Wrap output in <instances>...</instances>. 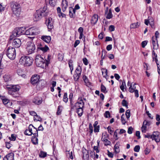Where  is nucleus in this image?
<instances>
[{
	"label": "nucleus",
	"instance_id": "34",
	"mask_svg": "<svg viewBox=\"0 0 160 160\" xmlns=\"http://www.w3.org/2000/svg\"><path fill=\"white\" fill-rule=\"evenodd\" d=\"M101 70H102V74L103 75V73H104V72H105V75L103 76V77L106 78V77L107 76V73H108L107 69L105 68H102Z\"/></svg>",
	"mask_w": 160,
	"mask_h": 160
},
{
	"label": "nucleus",
	"instance_id": "40",
	"mask_svg": "<svg viewBox=\"0 0 160 160\" xmlns=\"http://www.w3.org/2000/svg\"><path fill=\"white\" fill-rule=\"evenodd\" d=\"M68 98H67V93H65L63 97V101L65 103H67L68 101Z\"/></svg>",
	"mask_w": 160,
	"mask_h": 160
},
{
	"label": "nucleus",
	"instance_id": "46",
	"mask_svg": "<svg viewBox=\"0 0 160 160\" xmlns=\"http://www.w3.org/2000/svg\"><path fill=\"white\" fill-rule=\"evenodd\" d=\"M124 115L123 114L121 117V121L123 125H125L126 123V122L124 118Z\"/></svg>",
	"mask_w": 160,
	"mask_h": 160
},
{
	"label": "nucleus",
	"instance_id": "20",
	"mask_svg": "<svg viewBox=\"0 0 160 160\" xmlns=\"http://www.w3.org/2000/svg\"><path fill=\"white\" fill-rule=\"evenodd\" d=\"M98 16L97 14H94L92 17L91 20V23L94 25L97 22L98 20Z\"/></svg>",
	"mask_w": 160,
	"mask_h": 160
},
{
	"label": "nucleus",
	"instance_id": "21",
	"mask_svg": "<svg viewBox=\"0 0 160 160\" xmlns=\"http://www.w3.org/2000/svg\"><path fill=\"white\" fill-rule=\"evenodd\" d=\"M41 39L47 43H49L51 40V37L49 36H42Z\"/></svg>",
	"mask_w": 160,
	"mask_h": 160
},
{
	"label": "nucleus",
	"instance_id": "7",
	"mask_svg": "<svg viewBox=\"0 0 160 160\" xmlns=\"http://www.w3.org/2000/svg\"><path fill=\"white\" fill-rule=\"evenodd\" d=\"M25 29L26 28L23 27L16 28L13 31L14 33L13 35H16L17 37H18L22 34H24Z\"/></svg>",
	"mask_w": 160,
	"mask_h": 160
},
{
	"label": "nucleus",
	"instance_id": "52",
	"mask_svg": "<svg viewBox=\"0 0 160 160\" xmlns=\"http://www.w3.org/2000/svg\"><path fill=\"white\" fill-rule=\"evenodd\" d=\"M24 134L26 135L31 136L32 134L33 135L34 133H31L28 129H26L24 132Z\"/></svg>",
	"mask_w": 160,
	"mask_h": 160
},
{
	"label": "nucleus",
	"instance_id": "43",
	"mask_svg": "<svg viewBox=\"0 0 160 160\" xmlns=\"http://www.w3.org/2000/svg\"><path fill=\"white\" fill-rule=\"evenodd\" d=\"M89 128L90 130L89 132H90V135H91L93 132V127L91 123H89Z\"/></svg>",
	"mask_w": 160,
	"mask_h": 160
},
{
	"label": "nucleus",
	"instance_id": "17",
	"mask_svg": "<svg viewBox=\"0 0 160 160\" xmlns=\"http://www.w3.org/2000/svg\"><path fill=\"white\" fill-rule=\"evenodd\" d=\"M83 105L82 106H79V107H76L74 108L77 109V112L79 117H81L83 113Z\"/></svg>",
	"mask_w": 160,
	"mask_h": 160
},
{
	"label": "nucleus",
	"instance_id": "16",
	"mask_svg": "<svg viewBox=\"0 0 160 160\" xmlns=\"http://www.w3.org/2000/svg\"><path fill=\"white\" fill-rule=\"evenodd\" d=\"M14 153H9L6 155L3 158V160H14Z\"/></svg>",
	"mask_w": 160,
	"mask_h": 160
},
{
	"label": "nucleus",
	"instance_id": "37",
	"mask_svg": "<svg viewBox=\"0 0 160 160\" xmlns=\"http://www.w3.org/2000/svg\"><path fill=\"white\" fill-rule=\"evenodd\" d=\"M69 66L70 67L71 72L72 73L73 70V67L72 64V60H70L68 62Z\"/></svg>",
	"mask_w": 160,
	"mask_h": 160
},
{
	"label": "nucleus",
	"instance_id": "64",
	"mask_svg": "<svg viewBox=\"0 0 160 160\" xmlns=\"http://www.w3.org/2000/svg\"><path fill=\"white\" fill-rule=\"evenodd\" d=\"M133 130V128L132 127H130L128 128V132L129 134H131L132 133V131Z\"/></svg>",
	"mask_w": 160,
	"mask_h": 160
},
{
	"label": "nucleus",
	"instance_id": "62",
	"mask_svg": "<svg viewBox=\"0 0 160 160\" xmlns=\"http://www.w3.org/2000/svg\"><path fill=\"white\" fill-rule=\"evenodd\" d=\"M148 43L147 41H144L142 42L141 44L142 48H144L146 45Z\"/></svg>",
	"mask_w": 160,
	"mask_h": 160
},
{
	"label": "nucleus",
	"instance_id": "35",
	"mask_svg": "<svg viewBox=\"0 0 160 160\" xmlns=\"http://www.w3.org/2000/svg\"><path fill=\"white\" fill-rule=\"evenodd\" d=\"M101 91L103 93H106L107 92L105 87L102 84L101 85Z\"/></svg>",
	"mask_w": 160,
	"mask_h": 160
},
{
	"label": "nucleus",
	"instance_id": "54",
	"mask_svg": "<svg viewBox=\"0 0 160 160\" xmlns=\"http://www.w3.org/2000/svg\"><path fill=\"white\" fill-rule=\"evenodd\" d=\"M13 34H14V33H13V31L12 32V34L10 36V38H9V42H12V40L13 41V39L15 37H17V36H16V35L14 36Z\"/></svg>",
	"mask_w": 160,
	"mask_h": 160
},
{
	"label": "nucleus",
	"instance_id": "45",
	"mask_svg": "<svg viewBox=\"0 0 160 160\" xmlns=\"http://www.w3.org/2000/svg\"><path fill=\"white\" fill-rule=\"evenodd\" d=\"M119 145H115L114 146V149L115 150V152L116 153H117L119 152L120 150L119 149Z\"/></svg>",
	"mask_w": 160,
	"mask_h": 160
},
{
	"label": "nucleus",
	"instance_id": "36",
	"mask_svg": "<svg viewBox=\"0 0 160 160\" xmlns=\"http://www.w3.org/2000/svg\"><path fill=\"white\" fill-rule=\"evenodd\" d=\"M57 0H49V3L52 6H54L56 3Z\"/></svg>",
	"mask_w": 160,
	"mask_h": 160
},
{
	"label": "nucleus",
	"instance_id": "30",
	"mask_svg": "<svg viewBox=\"0 0 160 160\" xmlns=\"http://www.w3.org/2000/svg\"><path fill=\"white\" fill-rule=\"evenodd\" d=\"M63 107L62 106L59 105L58 107L57 114L59 115L61 114Z\"/></svg>",
	"mask_w": 160,
	"mask_h": 160
},
{
	"label": "nucleus",
	"instance_id": "22",
	"mask_svg": "<svg viewBox=\"0 0 160 160\" xmlns=\"http://www.w3.org/2000/svg\"><path fill=\"white\" fill-rule=\"evenodd\" d=\"M62 8L63 12H64L68 6V2L66 0H62Z\"/></svg>",
	"mask_w": 160,
	"mask_h": 160
},
{
	"label": "nucleus",
	"instance_id": "29",
	"mask_svg": "<svg viewBox=\"0 0 160 160\" xmlns=\"http://www.w3.org/2000/svg\"><path fill=\"white\" fill-rule=\"evenodd\" d=\"M140 25V23L138 22L132 23L131 24L130 28H138Z\"/></svg>",
	"mask_w": 160,
	"mask_h": 160
},
{
	"label": "nucleus",
	"instance_id": "55",
	"mask_svg": "<svg viewBox=\"0 0 160 160\" xmlns=\"http://www.w3.org/2000/svg\"><path fill=\"white\" fill-rule=\"evenodd\" d=\"M9 139L11 141H14L16 140V137L13 134H12L11 137H9Z\"/></svg>",
	"mask_w": 160,
	"mask_h": 160
},
{
	"label": "nucleus",
	"instance_id": "39",
	"mask_svg": "<svg viewBox=\"0 0 160 160\" xmlns=\"http://www.w3.org/2000/svg\"><path fill=\"white\" fill-rule=\"evenodd\" d=\"M122 104L123 106H125L127 108H128V103L124 99L122 100Z\"/></svg>",
	"mask_w": 160,
	"mask_h": 160
},
{
	"label": "nucleus",
	"instance_id": "38",
	"mask_svg": "<svg viewBox=\"0 0 160 160\" xmlns=\"http://www.w3.org/2000/svg\"><path fill=\"white\" fill-rule=\"evenodd\" d=\"M124 86L126 87V83H125V80H123L122 84L121 85L120 87V88L121 89V90H122V91H124Z\"/></svg>",
	"mask_w": 160,
	"mask_h": 160
},
{
	"label": "nucleus",
	"instance_id": "4",
	"mask_svg": "<svg viewBox=\"0 0 160 160\" xmlns=\"http://www.w3.org/2000/svg\"><path fill=\"white\" fill-rule=\"evenodd\" d=\"M10 6L13 14L19 17L21 12L20 5L16 2L12 1L10 3Z\"/></svg>",
	"mask_w": 160,
	"mask_h": 160
},
{
	"label": "nucleus",
	"instance_id": "53",
	"mask_svg": "<svg viewBox=\"0 0 160 160\" xmlns=\"http://www.w3.org/2000/svg\"><path fill=\"white\" fill-rule=\"evenodd\" d=\"M80 76V75H78V74H75L73 76L74 79L75 81H77L79 79Z\"/></svg>",
	"mask_w": 160,
	"mask_h": 160
},
{
	"label": "nucleus",
	"instance_id": "6",
	"mask_svg": "<svg viewBox=\"0 0 160 160\" xmlns=\"http://www.w3.org/2000/svg\"><path fill=\"white\" fill-rule=\"evenodd\" d=\"M6 54L10 59L13 60L16 57V52L14 48L9 47L6 51Z\"/></svg>",
	"mask_w": 160,
	"mask_h": 160
},
{
	"label": "nucleus",
	"instance_id": "1",
	"mask_svg": "<svg viewBox=\"0 0 160 160\" xmlns=\"http://www.w3.org/2000/svg\"><path fill=\"white\" fill-rule=\"evenodd\" d=\"M51 56L48 55V60H46L44 59L45 57L40 55H37L35 58V61L36 65L38 67L44 68V67L48 66L49 63V58Z\"/></svg>",
	"mask_w": 160,
	"mask_h": 160
},
{
	"label": "nucleus",
	"instance_id": "51",
	"mask_svg": "<svg viewBox=\"0 0 160 160\" xmlns=\"http://www.w3.org/2000/svg\"><path fill=\"white\" fill-rule=\"evenodd\" d=\"M140 149V146L139 145L136 146L134 148V150L135 152H138Z\"/></svg>",
	"mask_w": 160,
	"mask_h": 160
},
{
	"label": "nucleus",
	"instance_id": "57",
	"mask_svg": "<svg viewBox=\"0 0 160 160\" xmlns=\"http://www.w3.org/2000/svg\"><path fill=\"white\" fill-rule=\"evenodd\" d=\"M5 145L7 148L9 149L11 148L12 144H10V142H5Z\"/></svg>",
	"mask_w": 160,
	"mask_h": 160
},
{
	"label": "nucleus",
	"instance_id": "47",
	"mask_svg": "<svg viewBox=\"0 0 160 160\" xmlns=\"http://www.w3.org/2000/svg\"><path fill=\"white\" fill-rule=\"evenodd\" d=\"M130 111L129 109L127 110L126 112V115L127 118L128 119L130 116Z\"/></svg>",
	"mask_w": 160,
	"mask_h": 160
},
{
	"label": "nucleus",
	"instance_id": "19",
	"mask_svg": "<svg viewBox=\"0 0 160 160\" xmlns=\"http://www.w3.org/2000/svg\"><path fill=\"white\" fill-rule=\"evenodd\" d=\"M82 154L83 156L82 157V158L84 160V158L85 159H88L89 157V152L88 151H87L85 148L82 149Z\"/></svg>",
	"mask_w": 160,
	"mask_h": 160
},
{
	"label": "nucleus",
	"instance_id": "14",
	"mask_svg": "<svg viewBox=\"0 0 160 160\" xmlns=\"http://www.w3.org/2000/svg\"><path fill=\"white\" fill-rule=\"evenodd\" d=\"M33 135L34 136L32 138V142L34 144H38V138H37L38 136V131H36V133H33Z\"/></svg>",
	"mask_w": 160,
	"mask_h": 160
},
{
	"label": "nucleus",
	"instance_id": "63",
	"mask_svg": "<svg viewBox=\"0 0 160 160\" xmlns=\"http://www.w3.org/2000/svg\"><path fill=\"white\" fill-rule=\"evenodd\" d=\"M70 105L72 109H74L75 108V105H74L73 103L74 102L72 101V99L71 100H70Z\"/></svg>",
	"mask_w": 160,
	"mask_h": 160
},
{
	"label": "nucleus",
	"instance_id": "48",
	"mask_svg": "<svg viewBox=\"0 0 160 160\" xmlns=\"http://www.w3.org/2000/svg\"><path fill=\"white\" fill-rule=\"evenodd\" d=\"M104 116L106 118L110 117V114L109 111H106L104 113Z\"/></svg>",
	"mask_w": 160,
	"mask_h": 160
},
{
	"label": "nucleus",
	"instance_id": "5",
	"mask_svg": "<svg viewBox=\"0 0 160 160\" xmlns=\"http://www.w3.org/2000/svg\"><path fill=\"white\" fill-rule=\"evenodd\" d=\"M33 61L32 57L27 56H23L20 58L19 62L25 67H29L31 66Z\"/></svg>",
	"mask_w": 160,
	"mask_h": 160
},
{
	"label": "nucleus",
	"instance_id": "32",
	"mask_svg": "<svg viewBox=\"0 0 160 160\" xmlns=\"http://www.w3.org/2000/svg\"><path fill=\"white\" fill-rule=\"evenodd\" d=\"M2 98H1L3 103L6 106L7 105V104L8 102L9 101V100L8 99L5 98L4 97L2 96Z\"/></svg>",
	"mask_w": 160,
	"mask_h": 160
},
{
	"label": "nucleus",
	"instance_id": "42",
	"mask_svg": "<svg viewBox=\"0 0 160 160\" xmlns=\"http://www.w3.org/2000/svg\"><path fill=\"white\" fill-rule=\"evenodd\" d=\"M82 79L85 83L86 84L89 83L87 77L85 75H83L82 77Z\"/></svg>",
	"mask_w": 160,
	"mask_h": 160
},
{
	"label": "nucleus",
	"instance_id": "58",
	"mask_svg": "<svg viewBox=\"0 0 160 160\" xmlns=\"http://www.w3.org/2000/svg\"><path fill=\"white\" fill-rule=\"evenodd\" d=\"M109 30L110 32H112L115 30V27L113 25H111L109 26Z\"/></svg>",
	"mask_w": 160,
	"mask_h": 160
},
{
	"label": "nucleus",
	"instance_id": "24",
	"mask_svg": "<svg viewBox=\"0 0 160 160\" xmlns=\"http://www.w3.org/2000/svg\"><path fill=\"white\" fill-rule=\"evenodd\" d=\"M24 73V72L23 70L21 68L18 69L17 70V74L19 76H21L23 78H24L26 76Z\"/></svg>",
	"mask_w": 160,
	"mask_h": 160
},
{
	"label": "nucleus",
	"instance_id": "41",
	"mask_svg": "<svg viewBox=\"0 0 160 160\" xmlns=\"http://www.w3.org/2000/svg\"><path fill=\"white\" fill-rule=\"evenodd\" d=\"M72 8L71 7H70L69 8V15L70 17L71 18H74V14L72 13Z\"/></svg>",
	"mask_w": 160,
	"mask_h": 160
},
{
	"label": "nucleus",
	"instance_id": "28",
	"mask_svg": "<svg viewBox=\"0 0 160 160\" xmlns=\"http://www.w3.org/2000/svg\"><path fill=\"white\" fill-rule=\"evenodd\" d=\"M83 105V108L84 107V103L81 100V101L79 102H77L75 104V106L76 107H79V106L81 107V106H82V105Z\"/></svg>",
	"mask_w": 160,
	"mask_h": 160
},
{
	"label": "nucleus",
	"instance_id": "44",
	"mask_svg": "<svg viewBox=\"0 0 160 160\" xmlns=\"http://www.w3.org/2000/svg\"><path fill=\"white\" fill-rule=\"evenodd\" d=\"M143 124L146 127L149 126L151 124V122L150 121L145 120L143 122Z\"/></svg>",
	"mask_w": 160,
	"mask_h": 160
},
{
	"label": "nucleus",
	"instance_id": "26",
	"mask_svg": "<svg viewBox=\"0 0 160 160\" xmlns=\"http://www.w3.org/2000/svg\"><path fill=\"white\" fill-rule=\"evenodd\" d=\"M103 136H102L101 138V140L102 141L104 142H105L104 144V145L106 146L110 145L111 143V142L108 140L107 139H106L105 137L103 138Z\"/></svg>",
	"mask_w": 160,
	"mask_h": 160
},
{
	"label": "nucleus",
	"instance_id": "12",
	"mask_svg": "<svg viewBox=\"0 0 160 160\" xmlns=\"http://www.w3.org/2000/svg\"><path fill=\"white\" fill-rule=\"evenodd\" d=\"M46 23L48 29H51L53 27V21L51 18H49L46 20Z\"/></svg>",
	"mask_w": 160,
	"mask_h": 160
},
{
	"label": "nucleus",
	"instance_id": "27",
	"mask_svg": "<svg viewBox=\"0 0 160 160\" xmlns=\"http://www.w3.org/2000/svg\"><path fill=\"white\" fill-rule=\"evenodd\" d=\"M106 15H107L106 18L107 19H110L112 18L113 17V15L112 14V12L111 9H109V12Z\"/></svg>",
	"mask_w": 160,
	"mask_h": 160
},
{
	"label": "nucleus",
	"instance_id": "61",
	"mask_svg": "<svg viewBox=\"0 0 160 160\" xmlns=\"http://www.w3.org/2000/svg\"><path fill=\"white\" fill-rule=\"evenodd\" d=\"M147 127L146 126H145L143 124L142 128L141 129L142 131L143 132H146V131Z\"/></svg>",
	"mask_w": 160,
	"mask_h": 160
},
{
	"label": "nucleus",
	"instance_id": "10",
	"mask_svg": "<svg viewBox=\"0 0 160 160\" xmlns=\"http://www.w3.org/2000/svg\"><path fill=\"white\" fill-rule=\"evenodd\" d=\"M46 83V82L44 80H39L36 85V88L37 90H40L43 88L45 86Z\"/></svg>",
	"mask_w": 160,
	"mask_h": 160
},
{
	"label": "nucleus",
	"instance_id": "25",
	"mask_svg": "<svg viewBox=\"0 0 160 160\" xmlns=\"http://www.w3.org/2000/svg\"><path fill=\"white\" fill-rule=\"evenodd\" d=\"M49 49V48L47 46L45 45L44 47H38L37 51H39L40 50H41L44 52H47Z\"/></svg>",
	"mask_w": 160,
	"mask_h": 160
},
{
	"label": "nucleus",
	"instance_id": "18",
	"mask_svg": "<svg viewBox=\"0 0 160 160\" xmlns=\"http://www.w3.org/2000/svg\"><path fill=\"white\" fill-rule=\"evenodd\" d=\"M32 102L36 104L39 105L42 103V99L41 98L36 97L32 100Z\"/></svg>",
	"mask_w": 160,
	"mask_h": 160
},
{
	"label": "nucleus",
	"instance_id": "60",
	"mask_svg": "<svg viewBox=\"0 0 160 160\" xmlns=\"http://www.w3.org/2000/svg\"><path fill=\"white\" fill-rule=\"evenodd\" d=\"M145 138H151L152 140H153V134L152 135H150L149 134H147V135H145L144 136Z\"/></svg>",
	"mask_w": 160,
	"mask_h": 160
},
{
	"label": "nucleus",
	"instance_id": "13",
	"mask_svg": "<svg viewBox=\"0 0 160 160\" xmlns=\"http://www.w3.org/2000/svg\"><path fill=\"white\" fill-rule=\"evenodd\" d=\"M39 78V75H36L33 76L31 79V82L33 85L37 84L38 82Z\"/></svg>",
	"mask_w": 160,
	"mask_h": 160
},
{
	"label": "nucleus",
	"instance_id": "8",
	"mask_svg": "<svg viewBox=\"0 0 160 160\" xmlns=\"http://www.w3.org/2000/svg\"><path fill=\"white\" fill-rule=\"evenodd\" d=\"M26 49L28 54H31L34 53L35 50V46L34 43L32 42H27Z\"/></svg>",
	"mask_w": 160,
	"mask_h": 160
},
{
	"label": "nucleus",
	"instance_id": "9",
	"mask_svg": "<svg viewBox=\"0 0 160 160\" xmlns=\"http://www.w3.org/2000/svg\"><path fill=\"white\" fill-rule=\"evenodd\" d=\"M36 28L34 27H31L26 31H25L24 34L27 35H36Z\"/></svg>",
	"mask_w": 160,
	"mask_h": 160
},
{
	"label": "nucleus",
	"instance_id": "31",
	"mask_svg": "<svg viewBox=\"0 0 160 160\" xmlns=\"http://www.w3.org/2000/svg\"><path fill=\"white\" fill-rule=\"evenodd\" d=\"M4 79L5 82H8L11 79V77L10 75H5L3 77Z\"/></svg>",
	"mask_w": 160,
	"mask_h": 160
},
{
	"label": "nucleus",
	"instance_id": "23",
	"mask_svg": "<svg viewBox=\"0 0 160 160\" xmlns=\"http://www.w3.org/2000/svg\"><path fill=\"white\" fill-rule=\"evenodd\" d=\"M156 41H155L153 39V37H152V41L153 45V49L157 50L158 48V43L157 39H156Z\"/></svg>",
	"mask_w": 160,
	"mask_h": 160
},
{
	"label": "nucleus",
	"instance_id": "59",
	"mask_svg": "<svg viewBox=\"0 0 160 160\" xmlns=\"http://www.w3.org/2000/svg\"><path fill=\"white\" fill-rule=\"evenodd\" d=\"M99 128L100 126L99 125H98V126H97L95 127L94 128V132H98L99 131Z\"/></svg>",
	"mask_w": 160,
	"mask_h": 160
},
{
	"label": "nucleus",
	"instance_id": "33",
	"mask_svg": "<svg viewBox=\"0 0 160 160\" xmlns=\"http://www.w3.org/2000/svg\"><path fill=\"white\" fill-rule=\"evenodd\" d=\"M82 69L80 67L77 68L75 71V74H78V75H81V73Z\"/></svg>",
	"mask_w": 160,
	"mask_h": 160
},
{
	"label": "nucleus",
	"instance_id": "50",
	"mask_svg": "<svg viewBox=\"0 0 160 160\" xmlns=\"http://www.w3.org/2000/svg\"><path fill=\"white\" fill-rule=\"evenodd\" d=\"M35 117H34V120H37L39 121H40L42 120V118L40 116L38 115L37 114Z\"/></svg>",
	"mask_w": 160,
	"mask_h": 160
},
{
	"label": "nucleus",
	"instance_id": "49",
	"mask_svg": "<svg viewBox=\"0 0 160 160\" xmlns=\"http://www.w3.org/2000/svg\"><path fill=\"white\" fill-rule=\"evenodd\" d=\"M47 155V153L46 152L41 151L39 154V156L41 158H45Z\"/></svg>",
	"mask_w": 160,
	"mask_h": 160
},
{
	"label": "nucleus",
	"instance_id": "2",
	"mask_svg": "<svg viewBox=\"0 0 160 160\" xmlns=\"http://www.w3.org/2000/svg\"><path fill=\"white\" fill-rule=\"evenodd\" d=\"M6 87L8 89V93L9 94L15 98L19 96V94L17 92L20 88V87L19 85H8Z\"/></svg>",
	"mask_w": 160,
	"mask_h": 160
},
{
	"label": "nucleus",
	"instance_id": "56",
	"mask_svg": "<svg viewBox=\"0 0 160 160\" xmlns=\"http://www.w3.org/2000/svg\"><path fill=\"white\" fill-rule=\"evenodd\" d=\"M5 62H6L5 61H2V62H1V66H0V68L1 69H3L4 68H6V66H5L4 64H3V63H5Z\"/></svg>",
	"mask_w": 160,
	"mask_h": 160
},
{
	"label": "nucleus",
	"instance_id": "11",
	"mask_svg": "<svg viewBox=\"0 0 160 160\" xmlns=\"http://www.w3.org/2000/svg\"><path fill=\"white\" fill-rule=\"evenodd\" d=\"M11 42L12 46L14 48H18L21 44V40L18 38L14 39Z\"/></svg>",
	"mask_w": 160,
	"mask_h": 160
},
{
	"label": "nucleus",
	"instance_id": "3",
	"mask_svg": "<svg viewBox=\"0 0 160 160\" xmlns=\"http://www.w3.org/2000/svg\"><path fill=\"white\" fill-rule=\"evenodd\" d=\"M47 10V6H44L42 8H40L36 11L34 14L35 21H37L40 20L43 17L47 15L46 12Z\"/></svg>",
	"mask_w": 160,
	"mask_h": 160
},
{
	"label": "nucleus",
	"instance_id": "15",
	"mask_svg": "<svg viewBox=\"0 0 160 160\" xmlns=\"http://www.w3.org/2000/svg\"><path fill=\"white\" fill-rule=\"evenodd\" d=\"M160 133L158 132H154L153 134V140L157 142H159L160 141V137L159 136Z\"/></svg>",
	"mask_w": 160,
	"mask_h": 160
}]
</instances>
